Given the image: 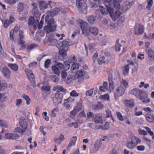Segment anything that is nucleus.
Segmentation results:
<instances>
[{"mask_svg":"<svg viewBox=\"0 0 154 154\" xmlns=\"http://www.w3.org/2000/svg\"><path fill=\"white\" fill-rule=\"evenodd\" d=\"M45 21L47 23V25L45 26L44 28V30L46 33H49L56 29V26L54 25V20L53 18H51L48 20L46 17Z\"/></svg>","mask_w":154,"mask_h":154,"instance_id":"f257e3e1","label":"nucleus"},{"mask_svg":"<svg viewBox=\"0 0 154 154\" xmlns=\"http://www.w3.org/2000/svg\"><path fill=\"white\" fill-rule=\"evenodd\" d=\"M19 124L21 128L20 127H17L15 128L14 129L15 132L18 133L24 132L26 129L27 128V125L26 122L25 118L24 117L21 116L19 119Z\"/></svg>","mask_w":154,"mask_h":154,"instance_id":"f03ea898","label":"nucleus"},{"mask_svg":"<svg viewBox=\"0 0 154 154\" xmlns=\"http://www.w3.org/2000/svg\"><path fill=\"white\" fill-rule=\"evenodd\" d=\"M77 23L79 25V26L81 27L82 31V34L85 36H88L89 35V33L87 30V23L80 19L77 20Z\"/></svg>","mask_w":154,"mask_h":154,"instance_id":"7ed1b4c3","label":"nucleus"},{"mask_svg":"<svg viewBox=\"0 0 154 154\" xmlns=\"http://www.w3.org/2000/svg\"><path fill=\"white\" fill-rule=\"evenodd\" d=\"M125 89L121 86L117 88L114 91V94L116 100L118 99L119 97L124 94Z\"/></svg>","mask_w":154,"mask_h":154,"instance_id":"20e7f679","label":"nucleus"},{"mask_svg":"<svg viewBox=\"0 0 154 154\" xmlns=\"http://www.w3.org/2000/svg\"><path fill=\"white\" fill-rule=\"evenodd\" d=\"M63 97L62 94L59 91H57L53 99V103L54 105H57L61 103Z\"/></svg>","mask_w":154,"mask_h":154,"instance_id":"39448f33","label":"nucleus"},{"mask_svg":"<svg viewBox=\"0 0 154 154\" xmlns=\"http://www.w3.org/2000/svg\"><path fill=\"white\" fill-rule=\"evenodd\" d=\"M143 32V26L139 23H136L134 31V33L137 35H139L142 34Z\"/></svg>","mask_w":154,"mask_h":154,"instance_id":"423d86ee","label":"nucleus"},{"mask_svg":"<svg viewBox=\"0 0 154 154\" xmlns=\"http://www.w3.org/2000/svg\"><path fill=\"white\" fill-rule=\"evenodd\" d=\"M25 72L31 85L33 87H35V79L32 72L29 69H26Z\"/></svg>","mask_w":154,"mask_h":154,"instance_id":"0eeeda50","label":"nucleus"},{"mask_svg":"<svg viewBox=\"0 0 154 154\" xmlns=\"http://www.w3.org/2000/svg\"><path fill=\"white\" fill-rule=\"evenodd\" d=\"M106 8L103 6H99V8L97 9L96 12L95 13L97 15L98 14V12H100L101 14L103 15H107L108 13H109V9L111 8L110 7H108L106 5Z\"/></svg>","mask_w":154,"mask_h":154,"instance_id":"6e6552de","label":"nucleus"},{"mask_svg":"<svg viewBox=\"0 0 154 154\" xmlns=\"http://www.w3.org/2000/svg\"><path fill=\"white\" fill-rule=\"evenodd\" d=\"M109 14L112 20L114 21L116 20V18H118L121 14V12L119 11H116L113 13L114 10L112 8L109 9Z\"/></svg>","mask_w":154,"mask_h":154,"instance_id":"1a4fd4ad","label":"nucleus"},{"mask_svg":"<svg viewBox=\"0 0 154 154\" xmlns=\"http://www.w3.org/2000/svg\"><path fill=\"white\" fill-rule=\"evenodd\" d=\"M63 68V64L60 63H58L57 64V66H52V70L55 74L58 75L60 73V70Z\"/></svg>","mask_w":154,"mask_h":154,"instance_id":"9d476101","label":"nucleus"},{"mask_svg":"<svg viewBox=\"0 0 154 154\" xmlns=\"http://www.w3.org/2000/svg\"><path fill=\"white\" fill-rule=\"evenodd\" d=\"M76 5L79 9H86L87 5L85 2V0H76Z\"/></svg>","mask_w":154,"mask_h":154,"instance_id":"9b49d317","label":"nucleus"},{"mask_svg":"<svg viewBox=\"0 0 154 154\" xmlns=\"http://www.w3.org/2000/svg\"><path fill=\"white\" fill-rule=\"evenodd\" d=\"M108 54L107 53H105V57L103 56L100 57L98 59L97 62L99 64L101 65L103 63H108L109 57L108 56L106 57V54Z\"/></svg>","mask_w":154,"mask_h":154,"instance_id":"f8f14e48","label":"nucleus"},{"mask_svg":"<svg viewBox=\"0 0 154 154\" xmlns=\"http://www.w3.org/2000/svg\"><path fill=\"white\" fill-rule=\"evenodd\" d=\"M146 53L148 55V59L151 62L154 61V51L151 48L145 49Z\"/></svg>","mask_w":154,"mask_h":154,"instance_id":"ddd939ff","label":"nucleus"},{"mask_svg":"<svg viewBox=\"0 0 154 154\" xmlns=\"http://www.w3.org/2000/svg\"><path fill=\"white\" fill-rule=\"evenodd\" d=\"M19 137L18 134H14L11 133H7L5 134V138L9 140H16Z\"/></svg>","mask_w":154,"mask_h":154,"instance_id":"4468645a","label":"nucleus"},{"mask_svg":"<svg viewBox=\"0 0 154 154\" xmlns=\"http://www.w3.org/2000/svg\"><path fill=\"white\" fill-rule=\"evenodd\" d=\"M2 72L4 76L7 78H10L11 76V72L6 67H3L2 70Z\"/></svg>","mask_w":154,"mask_h":154,"instance_id":"2eb2a0df","label":"nucleus"},{"mask_svg":"<svg viewBox=\"0 0 154 154\" xmlns=\"http://www.w3.org/2000/svg\"><path fill=\"white\" fill-rule=\"evenodd\" d=\"M51 3L52 2L51 1H48V4L43 1H41L39 2L38 4L40 8L41 9H43L47 8L48 5H50V8H51L52 7L51 5Z\"/></svg>","mask_w":154,"mask_h":154,"instance_id":"dca6fc26","label":"nucleus"},{"mask_svg":"<svg viewBox=\"0 0 154 154\" xmlns=\"http://www.w3.org/2000/svg\"><path fill=\"white\" fill-rule=\"evenodd\" d=\"M144 116L149 122L153 123L154 122V116L153 114L146 113Z\"/></svg>","mask_w":154,"mask_h":154,"instance_id":"f3484780","label":"nucleus"},{"mask_svg":"<svg viewBox=\"0 0 154 154\" xmlns=\"http://www.w3.org/2000/svg\"><path fill=\"white\" fill-rule=\"evenodd\" d=\"M125 105L130 108H132L134 106L135 103L133 99L130 100H125L124 101Z\"/></svg>","mask_w":154,"mask_h":154,"instance_id":"a211bd4d","label":"nucleus"},{"mask_svg":"<svg viewBox=\"0 0 154 154\" xmlns=\"http://www.w3.org/2000/svg\"><path fill=\"white\" fill-rule=\"evenodd\" d=\"M85 74V71L82 70H79L75 74V77L77 79H82Z\"/></svg>","mask_w":154,"mask_h":154,"instance_id":"6ab92c4d","label":"nucleus"},{"mask_svg":"<svg viewBox=\"0 0 154 154\" xmlns=\"http://www.w3.org/2000/svg\"><path fill=\"white\" fill-rule=\"evenodd\" d=\"M138 95L137 98L140 100H142L147 97V95L146 93L142 90H141Z\"/></svg>","mask_w":154,"mask_h":154,"instance_id":"aec40b11","label":"nucleus"},{"mask_svg":"<svg viewBox=\"0 0 154 154\" xmlns=\"http://www.w3.org/2000/svg\"><path fill=\"white\" fill-rule=\"evenodd\" d=\"M113 7L118 9H120L121 8L119 2L116 0H113L112 4H110V7L112 8Z\"/></svg>","mask_w":154,"mask_h":154,"instance_id":"412c9836","label":"nucleus"},{"mask_svg":"<svg viewBox=\"0 0 154 154\" xmlns=\"http://www.w3.org/2000/svg\"><path fill=\"white\" fill-rule=\"evenodd\" d=\"M88 30L90 32L95 35H97L98 33V29L95 27H89Z\"/></svg>","mask_w":154,"mask_h":154,"instance_id":"4be33fe9","label":"nucleus"},{"mask_svg":"<svg viewBox=\"0 0 154 154\" xmlns=\"http://www.w3.org/2000/svg\"><path fill=\"white\" fill-rule=\"evenodd\" d=\"M77 139V137L76 136H73L71 137L70 139L68 147H70L74 145L75 144Z\"/></svg>","mask_w":154,"mask_h":154,"instance_id":"5701e85b","label":"nucleus"},{"mask_svg":"<svg viewBox=\"0 0 154 154\" xmlns=\"http://www.w3.org/2000/svg\"><path fill=\"white\" fill-rule=\"evenodd\" d=\"M38 46V45L35 43H32L28 45L26 48V50L28 52L31 51L32 50L36 48Z\"/></svg>","mask_w":154,"mask_h":154,"instance_id":"b1692460","label":"nucleus"},{"mask_svg":"<svg viewBox=\"0 0 154 154\" xmlns=\"http://www.w3.org/2000/svg\"><path fill=\"white\" fill-rule=\"evenodd\" d=\"M99 89L101 92H105L108 90V83L107 82H104L103 86L99 87Z\"/></svg>","mask_w":154,"mask_h":154,"instance_id":"393cba45","label":"nucleus"},{"mask_svg":"<svg viewBox=\"0 0 154 154\" xmlns=\"http://www.w3.org/2000/svg\"><path fill=\"white\" fill-rule=\"evenodd\" d=\"M79 68V64L77 63H74L72 65L71 68V70L72 72L74 73Z\"/></svg>","mask_w":154,"mask_h":154,"instance_id":"a878e982","label":"nucleus"},{"mask_svg":"<svg viewBox=\"0 0 154 154\" xmlns=\"http://www.w3.org/2000/svg\"><path fill=\"white\" fill-rule=\"evenodd\" d=\"M94 120L96 123H102V117L100 116L99 114L95 115L94 117Z\"/></svg>","mask_w":154,"mask_h":154,"instance_id":"bb28decb","label":"nucleus"},{"mask_svg":"<svg viewBox=\"0 0 154 154\" xmlns=\"http://www.w3.org/2000/svg\"><path fill=\"white\" fill-rule=\"evenodd\" d=\"M131 141L136 146L138 143L140 142L141 140L139 138L134 136L132 137Z\"/></svg>","mask_w":154,"mask_h":154,"instance_id":"cd10ccee","label":"nucleus"},{"mask_svg":"<svg viewBox=\"0 0 154 154\" xmlns=\"http://www.w3.org/2000/svg\"><path fill=\"white\" fill-rule=\"evenodd\" d=\"M141 90L137 88H134L131 91L130 93L131 94L134 95L137 97L138 96H139L138 95Z\"/></svg>","mask_w":154,"mask_h":154,"instance_id":"c85d7f7f","label":"nucleus"},{"mask_svg":"<svg viewBox=\"0 0 154 154\" xmlns=\"http://www.w3.org/2000/svg\"><path fill=\"white\" fill-rule=\"evenodd\" d=\"M8 66L14 71H17L18 69V65L15 63H9L8 64Z\"/></svg>","mask_w":154,"mask_h":154,"instance_id":"c756f323","label":"nucleus"},{"mask_svg":"<svg viewBox=\"0 0 154 154\" xmlns=\"http://www.w3.org/2000/svg\"><path fill=\"white\" fill-rule=\"evenodd\" d=\"M103 106V104L101 102H99L97 104L94 105L93 107L94 109L97 110L102 109Z\"/></svg>","mask_w":154,"mask_h":154,"instance_id":"7c9ffc66","label":"nucleus"},{"mask_svg":"<svg viewBox=\"0 0 154 154\" xmlns=\"http://www.w3.org/2000/svg\"><path fill=\"white\" fill-rule=\"evenodd\" d=\"M96 17L94 15H90L87 18V20L89 23L92 24H94L95 20Z\"/></svg>","mask_w":154,"mask_h":154,"instance_id":"2f4dec72","label":"nucleus"},{"mask_svg":"<svg viewBox=\"0 0 154 154\" xmlns=\"http://www.w3.org/2000/svg\"><path fill=\"white\" fill-rule=\"evenodd\" d=\"M70 66V62L68 60H65L64 64L63 65V68L64 71H66L68 70Z\"/></svg>","mask_w":154,"mask_h":154,"instance_id":"473e14b6","label":"nucleus"},{"mask_svg":"<svg viewBox=\"0 0 154 154\" xmlns=\"http://www.w3.org/2000/svg\"><path fill=\"white\" fill-rule=\"evenodd\" d=\"M22 97L26 101V104L27 105L30 104L31 102V99L27 95L23 94H22Z\"/></svg>","mask_w":154,"mask_h":154,"instance_id":"72a5a7b5","label":"nucleus"},{"mask_svg":"<svg viewBox=\"0 0 154 154\" xmlns=\"http://www.w3.org/2000/svg\"><path fill=\"white\" fill-rule=\"evenodd\" d=\"M60 11V8H55L53 9L52 11L50 12V15L52 16H54L58 14Z\"/></svg>","mask_w":154,"mask_h":154,"instance_id":"f704fd0d","label":"nucleus"},{"mask_svg":"<svg viewBox=\"0 0 154 154\" xmlns=\"http://www.w3.org/2000/svg\"><path fill=\"white\" fill-rule=\"evenodd\" d=\"M59 111V109L58 107L54 109L51 112L50 115L52 117H55L56 116L57 113Z\"/></svg>","mask_w":154,"mask_h":154,"instance_id":"c9c22d12","label":"nucleus"},{"mask_svg":"<svg viewBox=\"0 0 154 154\" xmlns=\"http://www.w3.org/2000/svg\"><path fill=\"white\" fill-rule=\"evenodd\" d=\"M129 70L128 65H127L124 67L123 69V74L124 76L127 75Z\"/></svg>","mask_w":154,"mask_h":154,"instance_id":"e433bc0d","label":"nucleus"},{"mask_svg":"<svg viewBox=\"0 0 154 154\" xmlns=\"http://www.w3.org/2000/svg\"><path fill=\"white\" fill-rule=\"evenodd\" d=\"M32 14H33L36 17L39 16L40 14L38 8H33V9L32 11Z\"/></svg>","mask_w":154,"mask_h":154,"instance_id":"4c0bfd02","label":"nucleus"},{"mask_svg":"<svg viewBox=\"0 0 154 154\" xmlns=\"http://www.w3.org/2000/svg\"><path fill=\"white\" fill-rule=\"evenodd\" d=\"M59 91L60 90L61 91L65 92L66 90L62 86L60 85H56L53 88V90L54 91Z\"/></svg>","mask_w":154,"mask_h":154,"instance_id":"58836bf2","label":"nucleus"},{"mask_svg":"<svg viewBox=\"0 0 154 154\" xmlns=\"http://www.w3.org/2000/svg\"><path fill=\"white\" fill-rule=\"evenodd\" d=\"M109 123L106 122L104 125L100 126V128L103 130H106L109 128Z\"/></svg>","mask_w":154,"mask_h":154,"instance_id":"ea45409f","label":"nucleus"},{"mask_svg":"<svg viewBox=\"0 0 154 154\" xmlns=\"http://www.w3.org/2000/svg\"><path fill=\"white\" fill-rule=\"evenodd\" d=\"M82 107V103L80 102H78L77 103L76 106L74 108L78 112L81 110Z\"/></svg>","mask_w":154,"mask_h":154,"instance_id":"a19ab883","label":"nucleus"},{"mask_svg":"<svg viewBox=\"0 0 154 154\" xmlns=\"http://www.w3.org/2000/svg\"><path fill=\"white\" fill-rule=\"evenodd\" d=\"M119 39L116 40V43L115 45V50L116 51H119L120 50V47L121 45L119 43Z\"/></svg>","mask_w":154,"mask_h":154,"instance_id":"79ce46f5","label":"nucleus"},{"mask_svg":"<svg viewBox=\"0 0 154 154\" xmlns=\"http://www.w3.org/2000/svg\"><path fill=\"white\" fill-rule=\"evenodd\" d=\"M147 5L146 8L148 10H150L151 7L152 6L153 4V0H147Z\"/></svg>","mask_w":154,"mask_h":154,"instance_id":"37998d69","label":"nucleus"},{"mask_svg":"<svg viewBox=\"0 0 154 154\" xmlns=\"http://www.w3.org/2000/svg\"><path fill=\"white\" fill-rule=\"evenodd\" d=\"M126 145L128 148L130 149H133L136 146L131 141L128 142Z\"/></svg>","mask_w":154,"mask_h":154,"instance_id":"c03bdc74","label":"nucleus"},{"mask_svg":"<svg viewBox=\"0 0 154 154\" xmlns=\"http://www.w3.org/2000/svg\"><path fill=\"white\" fill-rule=\"evenodd\" d=\"M35 20L34 17H30L28 20V24L29 26H31L35 23Z\"/></svg>","mask_w":154,"mask_h":154,"instance_id":"a18cd8bd","label":"nucleus"},{"mask_svg":"<svg viewBox=\"0 0 154 154\" xmlns=\"http://www.w3.org/2000/svg\"><path fill=\"white\" fill-rule=\"evenodd\" d=\"M70 99L68 98L66 100H65L64 103V106L67 108L69 109L70 108Z\"/></svg>","mask_w":154,"mask_h":154,"instance_id":"49530a36","label":"nucleus"},{"mask_svg":"<svg viewBox=\"0 0 154 154\" xmlns=\"http://www.w3.org/2000/svg\"><path fill=\"white\" fill-rule=\"evenodd\" d=\"M109 88L110 90H113L114 88V85L111 78L109 79Z\"/></svg>","mask_w":154,"mask_h":154,"instance_id":"de8ad7c7","label":"nucleus"},{"mask_svg":"<svg viewBox=\"0 0 154 154\" xmlns=\"http://www.w3.org/2000/svg\"><path fill=\"white\" fill-rule=\"evenodd\" d=\"M87 119H90L92 118H94L95 115H94V113L91 112H89L87 113Z\"/></svg>","mask_w":154,"mask_h":154,"instance_id":"09e8293b","label":"nucleus"},{"mask_svg":"<svg viewBox=\"0 0 154 154\" xmlns=\"http://www.w3.org/2000/svg\"><path fill=\"white\" fill-rule=\"evenodd\" d=\"M39 21L38 20H36L35 21V23L38 24V29L40 30L42 28L43 26V24L44 23V22L43 20H41L39 23H38Z\"/></svg>","mask_w":154,"mask_h":154,"instance_id":"8fccbe9b","label":"nucleus"},{"mask_svg":"<svg viewBox=\"0 0 154 154\" xmlns=\"http://www.w3.org/2000/svg\"><path fill=\"white\" fill-rule=\"evenodd\" d=\"M51 63V60L50 59H47L45 62L44 63V66L45 68H48Z\"/></svg>","mask_w":154,"mask_h":154,"instance_id":"3c124183","label":"nucleus"},{"mask_svg":"<svg viewBox=\"0 0 154 154\" xmlns=\"http://www.w3.org/2000/svg\"><path fill=\"white\" fill-rule=\"evenodd\" d=\"M143 110L145 112H147L146 113H151V112H153V110L151 108L149 107H145L143 109Z\"/></svg>","mask_w":154,"mask_h":154,"instance_id":"603ef678","label":"nucleus"},{"mask_svg":"<svg viewBox=\"0 0 154 154\" xmlns=\"http://www.w3.org/2000/svg\"><path fill=\"white\" fill-rule=\"evenodd\" d=\"M121 84L122 85L125 87H127L128 85V82L126 80L122 79L121 82Z\"/></svg>","mask_w":154,"mask_h":154,"instance_id":"864d4df0","label":"nucleus"},{"mask_svg":"<svg viewBox=\"0 0 154 154\" xmlns=\"http://www.w3.org/2000/svg\"><path fill=\"white\" fill-rule=\"evenodd\" d=\"M18 10L19 12H22L23 11L24 8V6L23 4L21 3H20L18 5Z\"/></svg>","mask_w":154,"mask_h":154,"instance_id":"5fc2aeb1","label":"nucleus"},{"mask_svg":"<svg viewBox=\"0 0 154 154\" xmlns=\"http://www.w3.org/2000/svg\"><path fill=\"white\" fill-rule=\"evenodd\" d=\"M68 126L69 127H71L73 126L74 128H77L78 127V125L76 122H73L68 124Z\"/></svg>","mask_w":154,"mask_h":154,"instance_id":"6e6d98bb","label":"nucleus"},{"mask_svg":"<svg viewBox=\"0 0 154 154\" xmlns=\"http://www.w3.org/2000/svg\"><path fill=\"white\" fill-rule=\"evenodd\" d=\"M11 24L9 20H5L3 22V25L5 28L8 27Z\"/></svg>","mask_w":154,"mask_h":154,"instance_id":"4d7b16f0","label":"nucleus"},{"mask_svg":"<svg viewBox=\"0 0 154 154\" xmlns=\"http://www.w3.org/2000/svg\"><path fill=\"white\" fill-rule=\"evenodd\" d=\"M94 88H92L88 91H87L86 93V94L87 96H91L93 93Z\"/></svg>","mask_w":154,"mask_h":154,"instance_id":"13d9d810","label":"nucleus"},{"mask_svg":"<svg viewBox=\"0 0 154 154\" xmlns=\"http://www.w3.org/2000/svg\"><path fill=\"white\" fill-rule=\"evenodd\" d=\"M100 98L101 99L103 100H108L109 99V97L108 94H106L103 95H101L100 96Z\"/></svg>","mask_w":154,"mask_h":154,"instance_id":"bf43d9fd","label":"nucleus"},{"mask_svg":"<svg viewBox=\"0 0 154 154\" xmlns=\"http://www.w3.org/2000/svg\"><path fill=\"white\" fill-rule=\"evenodd\" d=\"M116 115L117 116V117L121 121H122L124 120L122 114L120 113V112H116Z\"/></svg>","mask_w":154,"mask_h":154,"instance_id":"052dcab7","label":"nucleus"},{"mask_svg":"<svg viewBox=\"0 0 154 154\" xmlns=\"http://www.w3.org/2000/svg\"><path fill=\"white\" fill-rule=\"evenodd\" d=\"M17 2V0H7L5 1L7 4L12 5L15 4Z\"/></svg>","mask_w":154,"mask_h":154,"instance_id":"680f3d73","label":"nucleus"},{"mask_svg":"<svg viewBox=\"0 0 154 154\" xmlns=\"http://www.w3.org/2000/svg\"><path fill=\"white\" fill-rule=\"evenodd\" d=\"M0 126L2 127L6 128L8 127V125L5 123L4 121L0 120Z\"/></svg>","mask_w":154,"mask_h":154,"instance_id":"e2e57ef3","label":"nucleus"},{"mask_svg":"<svg viewBox=\"0 0 154 154\" xmlns=\"http://www.w3.org/2000/svg\"><path fill=\"white\" fill-rule=\"evenodd\" d=\"M139 133L140 135H146L147 134V132L145 130L139 128L138 130Z\"/></svg>","mask_w":154,"mask_h":154,"instance_id":"0e129e2a","label":"nucleus"},{"mask_svg":"<svg viewBox=\"0 0 154 154\" xmlns=\"http://www.w3.org/2000/svg\"><path fill=\"white\" fill-rule=\"evenodd\" d=\"M77 59L75 56H70L69 58V60L71 63H75Z\"/></svg>","mask_w":154,"mask_h":154,"instance_id":"69168bd1","label":"nucleus"},{"mask_svg":"<svg viewBox=\"0 0 154 154\" xmlns=\"http://www.w3.org/2000/svg\"><path fill=\"white\" fill-rule=\"evenodd\" d=\"M42 90L46 92L49 91L50 90V87L49 86H43L42 87Z\"/></svg>","mask_w":154,"mask_h":154,"instance_id":"338daca9","label":"nucleus"},{"mask_svg":"<svg viewBox=\"0 0 154 154\" xmlns=\"http://www.w3.org/2000/svg\"><path fill=\"white\" fill-rule=\"evenodd\" d=\"M79 94L75 90H73L70 93V95L72 97H77Z\"/></svg>","mask_w":154,"mask_h":154,"instance_id":"774afa93","label":"nucleus"}]
</instances>
